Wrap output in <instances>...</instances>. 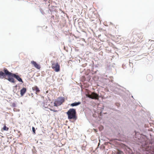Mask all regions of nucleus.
Instances as JSON below:
<instances>
[{
	"label": "nucleus",
	"mask_w": 154,
	"mask_h": 154,
	"mask_svg": "<svg viewBox=\"0 0 154 154\" xmlns=\"http://www.w3.org/2000/svg\"><path fill=\"white\" fill-rule=\"evenodd\" d=\"M53 111L54 112H57V110L53 109Z\"/></svg>",
	"instance_id": "obj_18"
},
{
	"label": "nucleus",
	"mask_w": 154,
	"mask_h": 154,
	"mask_svg": "<svg viewBox=\"0 0 154 154\" xmlns=\"http://www.w3.org/2000/svg\"><path fill=\"white\" fill-rule=\"evenodd\" d=\"M116 154H124V152L119 149H118L116 152Z\"/></svg>",
	"instance_id": "obj_11"
},
{
	"label": "nucleus",
	"mask_w": 154,
	"mask_h": 154,
	"mask_svg": "<svg viewBox=\"0 0 154 154\" xmlns=\"http://www.w3.org/2000/svg\"><path fill=\"white\" fill-rule=\"evenodd\" d=\"M87 96L89 97V98L92 99V93L91 94H88L87 95Z\"/></svg>",
	"instance_id": "obj_15"
},
{
	"label": "nucleus",
	"mask_w": 154,
	"mask_h": 154,
	"mask_svg": "<svg viewBox=\"0 0 154 154\" xmlns=\"http://www.w3.org/2000/svg\"><path fill=\"white\" fill-rule=\"evenodd\" d=\"M5 75H7L5 73H4L2 71H0V78L3 79L5 78Z\"/></svg>",
	"instance_id": "obj_9"
},
{
	"label": "nucleus",
	"mask_w": 154,
	"mask_h": 154,
	"mask_svg": "<svg viewBox=\"0 0 154 154\" xmlns=\"http://www.w3.org/2000/svg\"><path fill=\"white\" fill-rule=\"evenodd\" d=\"M52 69L56 72H58L60 70V66L58 63L52 64Z\"/></svg>",
	"instance_id": "obj_4"
},
{
	"label": "nucleus",
	"mask_w": 154,
	"mask_h": 154,
	"mask_svg": "<svg viewBox=\"0 0 154 154\" xmlns=\"http://www.w3.org/2000/svg\"><path fill=\"white\" fill-rule=\"evenodd\" d=\"M31 63L36 68L39 69L41 67L40 65L37 63L35 61H31Z\"/></svg>",
	"instance_id": "obj_5"
},
{
	"label": "nucleus",
	"mask_w": 154,
	"mask_h": 154,
	"mask_svg": "<svg viewBox=\"0 0 154 154\" xmlns=\"http://www.w3.org/2000/svg\"><path fill=\"white\" fill-rule=\"evenodd\" d=\"M2 129H3V130H4V131H8V129H9V128H8L6 126V125H5L4 126Z\"/></svg>",
	"instance_id": "obj_12"
},
{
	"label": "nucleus",
	"mask_w": 154,
	"mask_h": 154,
	"mask_svg": "<svg viewBox=\"0 0 154 154\" xmlns=\"http://www.w3.org/2000/svg\"><path fill=\"white\" fill-rule=\"evenodd\" d=\"M65 101V99L64 97H58L57 99L55 100L54 103V106H57L61 105Z\"/></svg>",
	"instance_id": "obj_3"
},
{
	"label": "nucleus",
	"mask_w": 154,
	"mask_h": 154,
	"mask_svg": "<svg viewBox=\"0 0 154 154\" xmlns=\"http://www.w3.org/2000/svg\"><path fill=\"white\" fill-rule=\"evenodd\" d=\"M3 71L8 76V78L7 79L9 82L12 83L15 82L14 79L13 78L14 77L19 82H21L22 83L23 82L22 79L18 75L11 73L6 69H4Z\"/></svg>",
	"instance_id": "obj_1"
},
{
	"label": "nucleus",
	"mask_w": 154,
	"mask_h": 154,
	"mask_svg": "<svg viewBox=\"0 0 154 154\" xmlns=\"http://www.w3.org/2000/svg\"><path fill=\"white\" fill-rule=\"evenodd\" d=\"M137 36L138 37L139 39H142V38L143 37V36L141 34H138Z\"/></svg>",
	"instance_id": "obj_13"
},
{
	"label": "nucleus",
	"mask_w": 154,
	"mask_h": 154,
	"mask_svg": "<svg viewBox=\"0 0 154 154\" xmlns=\"http://www.w3.org/2000/svg\"><path fill=\"white\" fill-rule=\"evenodd\" d=\"M99 96L98 95L95 93L92 92V99L99 100Z\"/></svg>",
	"instance_id": "obj_6"
},
{
	"label": "nucleus",
	"mask_w": 154,
	"mask_h": 154,
	"mask_svg": "<svg viewBox=\"0 0 154 154\" xmlns=\"http://www.w3.org/2000/svg\"><path fill=\"white\" fill-rule=\"evenodd\" d=\"M68 119L70 120L75 121L77 118L76 110L74 109H70L66 112Z\"/></svg>",
	"instance_id": "obj_2"
},
{
	"label": "nucleus",
	"mask_w": 154,
	"mask_h": 154,
	"mask_svg": "<svg viewBox=\"0 0 154 154\" xmlns=\"http://www.w3.org/2000/svg\"><path fill=\"white\" fill-rule=\"evenodd\" d=\"M32 131H33V134H35V128L34 127H32Z\"/></svg>",
	"instance_id": "obj_16"
},
{
	"label": "nucleus",
	"mask_w": 154,
	"mask_h": 154,
	"mask_svg": "<svg viewBox=\"0 0 154 154\" xmlns=\"http://www.w3.org/2000/svg\"><path fill=\"white\" fill-rule=\"evenodd\" d=\"M26 89L25 88H23L20 91V94L21 96H23L26 92Z\"/></svg>",
	"instance_id": "obj_7"
},
{
	"label": "nucleus",
	"mask_w": 154,
	"mask_h": 154,
	"mask_svg": "<svg viewBox=\"0 0 154 154\" xmlns=\"http://www.w3.org/2000/svg\"><path fill=\"white\" fill-rule=\"evenodd\" d=\"M32 89L33 91H35V93L37 94L39 92L40 90L36 86H35L32 88Z\"/></svg>",
	"instance_id": "obj_8"
},
{
	"label": "nucleus",
	"mask_w": 154,
	"mask_h": 154,
	"mask_svg": "<svg viewBox=\"0 0 154 154\" xmlns=\"http://www.w3.org/2000/svg\"><path fill=\"white\" fill-rule=\"evenodd\" d=\"M44 1H46L47 0H44Z\"/></svg>",
	"instance_id": "obj_20"
},
{
	"label": "nucleus",
	"mask_w": 154,
	"mask_h": 154,
	"mask_svg": "<svg viewBox=\"0 0 154 154\" xmlns=\"http://www.w3.org/2000/svg\"><path fill=\"white\" fill-rule=\"evenodd\" d=\"M11 106H12L13 107H15L16 106V104L14 103H12V105H11Z\"/></svg>",
	"instance_id": "obj_17"
},
{
	"label": "nucleus",
	"mask_w": 154,
	"mask_h": 154,
	"mask_svg": "<svg viewBox=\"0 0 154 154\" xmlns=\"http://www.w3.org/2000/svg\"><path fill=\"white\" fill-rule=\"evenodd\" d=\"M147 151H149L150 152H152L154 153V148H151L150 149H147Z\"/></svg>",
	"instance_id": "obj_14"
},
{
	"label": "nucleus",
	"mask_w": 154,
	"mask_h": 154,
	"mask_svg": "<svg viewBox=\"0 0 154 154\" xmlns=\"http://www.w3.org/2000/svg\"><path fill=\"white\" fill-rule=\"evenodd\" d=\"M81 104V102H75L74 103H72L70 104V106H78Z\"/></svg>",
	"instance_id": "obj_10"
},
{
	"label": "nucleus",
	"mask_w": 154,
	"mask_h": 154,
	"mask_svg": "<svg viewBox=\"0 0 154 154\" xmlns=\"http://www.w3.org/2000/svg\"><path fill=\"white\" fill-rule=\"evenodd\" d=\"M50 110L51 111H53V109H50Z\"/></svg>",
	"instance_id": "obj_19"
}]
</instances>
